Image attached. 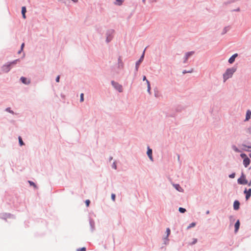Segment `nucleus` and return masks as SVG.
<instances>
[{
  "mask_svg": "<svg viewBox=\"0 0 251 251\" xmlns=\"http://www.w3.org/2000/svg\"><path fill=\"white\" fill-rule=\"evenodd\" d=\"M146 82H147V84H148V86L149 85V84H150V82L148 80H146Z\"/></svg>",
  "mask_w": 251,
  "mask_h": 251,
  "instance_id": "nucleus-52",
  "label": "nucleus"
},
{
  "mask_svg": "<svg viewBox=\"0 0 251 251\" xmlns=\"http://www.w3.org/2000/svg\"><path fill=\"white\" fill-rule=\"evenodd\" d=\"M20 80L23 83L26 85L29 84L30 83V81L29 80H27L26 77L24 76H22L20 78Z\"/></svg>",
  "mask_w": 251,
  "mask_h": 251,
  "instance_id": "nucleus-17",
  "label": "nucleus"
},
{
  "mask_svg": "<svg viewBox=\"0 0 251 251\" xmlns=\"http://www.w3.org/2000/svg\"><path fill=\"white\" fill-rule=\"evenodd\" d=\"M111 83L112 86L119 92L121 93L123 92V87L122 85L114 80H112Z\"/></svg>",
  "mask_w": 251,
  "mask_h": 251,
  "instance_id": "nucleus-4",
  "label": "nucleus"
},
{
  "mask_svg": "<svg viewBox=\"0 0 251 251\" xmlns=\"http://www.w3.org/2000/svg\"><path fill=\"white\" fill-rule=\"evenodd\" d=\"M0 217L1 219H4V220H6L7 218H14V216L13 215L11 214L10 213H7L2 214L0 216Z\"/></svg>",
  "mask_w": 251,
  "mask_h": 251,
  "instance_id": "nucleus-8",
  "label": "nucleus"
},
{
  "mask_svg": "<svg viewBox=\"0 0 251 251\" xmlns=\"http://www.w3.org/2000/svg\"><path fill=\"white\" fill-rule=\"evenodd\" d=\"M233 11H240V8H237L236 9H234L233 10Z\"/></svg>",
  "mask_w": 251,
  "mask_h": 251,
  "instance_id": "nucleus-47",
  "label": "nucleus"
},
{
  "mask_svg": "<svg viewBox=\"0 0 251 251\" xmlns=\"http://www.w3.org/2000/svg\"><path fill=\"white\" fill-rule=\"evenodd\" d=\"M196 225V223L195 222H193L191 223L188 226H187V229H189L191 228V227H194Z\"/></svg>",
  "mask_w": 251,
  "mask_h": 251,
  "instance_id": "nucleus-27",
  "label": "nucleus"
},
{
  "mask_svg": "<svg viewBox=\"0 0 251 251\" xmlns=\"http://www.w3.org/2000/svg\"><path fill=\"white\" fill-rule=\"evenodd\" d=\"M147 91H148V92L149 94H151V86H150V84H149V85H148V86Z\"/></svg>",
  "mask_w": 251,
  "mask_h": 251,
  "instance_id": "nucleus-41",
  "label": "nucleus"
},
{
  "mask_svg": "<svg viewBox=\"0 0 251 251\" xmlns=\"http://www.w3.org/2000/svg\"><path fill=\"white\" fill-rule=\"evenodd\" d=\"M5 110L6 112H9V113H11V114H15V113H14V112L13 110H12L10 107H7V108L5 109Z\"/></svg>",
  "mask_w": 251,
  "mask_h": 251,
  "instance_id": "nucleus-28",
  "label": "nucleus"
},
{
  "mask_svg": "<svg viewBox=\"0 0 251 251\" xmlns=\"http://www.w3.org/2000/svg\"><path fill=\"white\" fill-rule=\"evenodd\" d=\"M86 249L85 247H82L81 248H78L76 250V251H86Z\"/></svg>",
  "mask_w": 251,
  "mask_h": 251,
  "instance_id": "nucleus-34",
  "label": "nucleus"
},
{
  "mask_svg": "<svg viewBox=\"0 0 251 251\" xmlns=\"http://www.w3.org/2000/svg\"><path fill=\"white\" fill-rule=\"evenodd\" d=\"M251 160L249 157L245 158L243 160V164L245 167H247L250 164Z\"/></svg>",
  "mask_w": 251,
  "mask_h": 251,
  "instance_id": "nucleus-15",
  "label": "nucleus"
},
{
  "mask_svg": "<svg viewBox=\"0 0 251 251\" xmlns=\"http://www.w3.org/2000/svg\"><path fill=\"white\" fill-rule=\"evenodd\" d=\"M209 213V210H207L206 212V214H208Z\"/></svg>",
  "mask_w": 251,
  "mask_h": 251,
  "instance_id": "nucleus-56",
  "label": "nucleus"
},
{
  "mask_svg": "<svg viewBox=\"0 0 251 251\" xmlns=\"http://www.w3.org/2000/svg\"><path fill=\"white\" fill-rule=\"evenodd\" d=\"M233 218V216H230V217H229L230 220H232Z\"/></svg>",
  "mask_w": 251,
  "mask_h": 251,
  "instance_id": "nucleus-50",
  "label": "nucleus"
},
{
  "mask_svg": "<svg viewBox=\"0 0 251 251\" xmlns=\"http://www.w3.org/2000/svg\"><path fill=\"white\" fill-rule=\"evenodd\" d=\"M145 50H144L142 55L141 56L139 59L135 63V75H136L137 72L138 71L139 67L140 66V63L143 61L144 58V53H145Z\"/></svg>",
  "mask_w": 251,
  "mask_h": 251,
  "instance_id": "nucleus-3",
  "label": "nucleus"
},
{
  "mask_svg": "<svg viewBox=\"0 0 251 251\" xmlns=\"http://www.w3.org/2000/svg\"><path fill=\"white\" fill-rule=\"evenodd\" d=\"M22 50H21V49H20V50L18 51V53H20L21 52Z\"/></svg>",
  "mask_w": 251,
  "mask_h": 251,
  "instance_id": "nucleus-58",
  "label": "nucleus"
},
{
  "mask_svg": "<svg viewBox=\"0 0 251 251\" xmlns=\"http://www.w3.org/2000/svg\"><path fill=\"white\" fill-rule=\"evenodd\" d=\"M193 72V69H191V70H189V71H186L185 70H183L182 71V74H185L186 73H191Z\"/></svg>",
  "mask_w": 251,
  "mask_h": 251,
  "instance_id": "nucleus-30",
  "label": "nucleus"
},
{
  "mask_svg": "<svg viewBox=\"0 0 251 251\" xmlns=\"http://www.w3.org/2000/svg\"><path fill=\"white\" fill-rule=\"evenodd\" d=\"M249 156H250V158H251V153H250L249 154Z\"/></svg>",
  "mask_w": 251,
  "mask_h": 251,
  "instance_id": "nucleus-59",
  "label": "nucleus"
},
{
  "mask_svg": "<svg viewBox=\"0 0 251 251\" xmlns=\"http://www.w3.org/2000/svg\"><path fill=\"white\" fill-rule=\"evenodd\" d=\"M11 67V66H10V64H9V63L8 62L2 66L1 69L3 72L5 73H8L10 71Z\"/></svg>",
  "mask_w": 251,
  "mask_h": 251,
  "instance_id": "nucleus-7",
  "label": "nucleus"
},
{
  "mask_svg": "<svg viewBox=\"0 0 251 251\" xmlns=\"http://www.w3.org/2000/svg\"><path fill=\"white\" fill-rule=\"evenodd\" d=\"M113 159V157L112 156H110L109 157V161H111Z\"/></svg>",
  "mask_w": 251,
  "mask_h": 251,
  "instance_id": "nucleus-55",
  "label": "nucleus"
},
{
  "mask_svg": "<svg viewBox=\"0 0 251 251\" xmlns=\"http://www.w3.org/2000/svg\"><path fill=\"white\" fill-rule=\"evenodd\" d=\"M89 225L90 226L91 231L93 232L95 230V223L92 218H89Z\"/></svg>",
  "mask_w": 251,
  "mask_h": 251,
  "instance_id": "nucleus-9",
  "label": "nucleus"
},
{
  "mask_svg": "<svg viewBox=\"0 0 251 251\" xmlns=\"http://www.w3.org/2000/svg\"><path fill=\"white\" fill-rule=\"evenodd\" d=\"M24 46H25V44L23 43L22 44V45L21 46V50H23V48H24Z\"/></svg>",
  "mask_w": 251,
  "mask_h": 251,
  "instance_id": "nucleus-45",
  "label": "nucleus"
},
{
  "mask_svg": "<svg viewBox=\"0 0 251 251\" xmlns=\"http://www.w3.org/2000/svg\"><path fill=\"white\" fill-rule=\"evenodd\" d=\"M26 12V9L25 6H23L22 7V11H21L22 14L25 13Z\"/></svg>",
  "mask_w": 251,
  "mask_h": 251,
  "instance_id": "nucleus-33",
  "label": "nucleus"
},
{
  "mask_svg": "<svg viewBox=\"0 0 251 251\" xmlns=\"http://www.w3.org/2000/svg\"><path fill=\"white\" fill-rule=\"evenodd\" d=\"M195 53V51H188V52H187L185 53V55L184 56V58H183V63H186L188 59V58H189V57H190L191 56H192V55H193Z\"/></svg>",
  "mask_w": 251,
  "mask_h": 251,
  "instance_id": "nucleus-6",
  "label": "nucleus"
},
{
  "mask_svg": "<svg viewBox=\"0 0 251 251\" xmlns=\"http://www.w3.org/2000/svg\"><path fill=\"white\" fill-rule=\"evenodd\" d=\"M143 80L144 81H145V80H146H146H147V78H146V77L145 76H143Z\"/></svg>",
  "mask_w": 251,
  "mask_h": 251,
  "instance_id": "nucleus-49",
  "label": "nucleus"
},
{
  "mask_svg": "<svg viewBox=\"0 0 251 251\" xmlns=\"http://www.w3.org/2000/svg\"><path fill=\"white\" fill-rule=\"evenodd\" d=\"M244 194H246L245 198L246 200H249V199L251 196V188H249L247 190L246 188L245 189L244 191Z\"/></svg>",
  "mask_w": 251,
  "mask_h": 251,
  "instance_id": "nucleus-11",
  "label": "nucleus"
},
{
  "mask_svg": "<svg viewBox=\"0 0 251 251\" xmlns=\"http://www.w3.org/2000/svg\"><path fill=\"white\" fill-rule=\"evenodd\" d=\"M22 14V17L24 19H25L26 18V16H25V13H24V14Z\"/></svg>",
  "mask_w": 251,
  "mask_h": 251,
  "instance_id": "nucleus-46",
  "label": "nucleus"
},
{
  "mask_svg": "<svg viewBox=\"0 0 251 251\" xmlns=\"http://www.w3.org/2000/svg\"><path fill=\"white\" fill-rule=\"evenodd\" d=\"M235 173H233L231 174L230 175H229L228 176L229 178H233L235 177Z\"/></svg>",
  "mask_w": 251,
  "mask_h": 251,
  "instance_id": "nucleus-38",
  "label": "nucleus"
},
{
  "mask_svg": "<svg viewBox=\"0 0 251 251\" xmlns=\"http://www.w3.org/2000/svg\"><path fill=\"white\" fill-rule=\"evenodd\" d=\"M197 242V239L196 238L193 239V241L191 243L192 245L195 244Z\"/></svg>",
  "mask_w": 251,
  "mask_h": 251,
  "instance_id": "nucleus-43",
  "label": "nucleus"
},
{
  "mask_svg": "<svg viewBox=\"0 0 251 251\" xmlns=\"http://www.w3.org/2000/svg\"><path fill=\"white\" fill-rule=\"evenodd\" d=\"M178 211L181 213H184L186 211V210L185 208L183 207H179L178 209Z\"/></svg>",
  "mask_w": 251,
  "mask_h": 251,
  "instance_id": "nucleus-29",
  "label": "nucleus"
},
{
  "mask_svg": "<svg viewBox=\"0 0 251 251\" xmlns=\"http://www.w3.org/2000/svg\"><path fill=\"white\" fill-rule=\"evenodd\" d=\"M18 139H19V143L20 145L21 146L24 145V143L23 141L22 138L20 136H19Z\"/></svg>",
  "mask_w": 251,
  "mask_h": 251,
  "instance_id": "nucleus-31",
  "label": "nucleus"
},
{
  "mask_svg": "<svg viewBox=\"0 0 251 251\" xmlns=\"http://www.w3.org/2000/svg\"><path fill=\"white\" fill-rule=\"evenodd\" d=\"M115 31L113 29H108L105 33L106 35V42L107 43H109L111 41L113 38V35Z\"/></svg>",
  "mask_w": 251,
  "mask_h": 251,
  "instance_id": "nucleus-2",
  "label": "nucleus"
},
{
  "mask_svg": "<svg viewBox=\"0 0 251 251\" xmlns=\"http://www.w3.org/2000/svg\"><path fill=\"white\" fill-rule=\"evenodd\" d=\"M124 67V64L122 61V57L119 56L118 58V68L119 69H123Z\"/></svg>",
  "mask_w": 251,
  "mask_h": 251,
  "instance_id": "nucleus-10",
  "label": "nucleus"
},
{
  "mask_svg": "<svg viewBox=\"0 0 251 251\" xmlns=\"http://www.w3.org/2000/svg\"><path fill=\"white\" fill-rule=\"evenodd\" d=\"M232 149L236 152H240L241 151L235 146L232 145Z\"/></svg>",
  "mask_w": 251,
  "mask_h": 251,
  "instance_id": "nucleus-24",
  "label": "nucleus"
},
{
  "mask_svg": "<svg viewBox=\"0 0 251 251\" xmlns=\"http://www.w3.org/2000/svg\"><path fill=\"white\" fill-rule=\"evenodd\" d=\"M236 70L237 68L235 67L227 69L223 75L224 82H225L228 79L231 78Z\"/></svg>",
  "mask_w": 251,
  "mask_h": 251,
  "instance_id": "nucleus-1",
  "label": "nucleus"
},
{
  "mask_svg": "<svg viewBox=\"0 0 251 251\" xmlns=\"http://www.w3.org/2000/svg\"><path fill=\"white\" fill-rule=\"evenodd\" d=\"M142 2L145 4L146 2V0H142Z\"/></svg>",
  "mask_w": 251,
  "mask_h": 251,
  "instance_id": "nucleus-57",
  "label": "nucleus"
},
{
  "mask_svg": "<svg viewBox=\"0 0 251 251\" xmlns=\"http://www.w3.org/2000/svg\"><path fill=\"white\" fill-rule=\"evenodd\" d=\"M124 0H115L114 2V4L116 5L121 6L123 4Z\"/></svg>",
  "mask_w": 251,
  "mask_h": 251,
  "instance_id": "nucleus-22",
  "label": "nucleus"
},
{
  "mask_svg": "<svg viewBox=\"0 0 251 251\" xmlns=\"http://www.w3.org/2000/svg\"><path fill=\"white\" fill-rule=\"evenodd\" d=\"M19 59H16L12 62H8L9 64H10L11 66H12L13 65L16 64L18 61H19Z\"/></svg>",
  "mask_w": 251,
  "mask_h": 251,
  "instance_id": "nucleus-25",
  "label": "nucleus"
},
{
  "mask_svg": "<svg viewBox=\"0 0 251 251\" xmlns=\"http://www.w3.org/2000/svg\"><path fill=\"white\" fill-rule=\"evenodd\" d=\"M171 117H174L175 116L172 115H171Z\"/></svg>",
  "mask_w": 251,
  "mask_h": 251,
  "instance_id": "nucleus-60",
  "label": "nucleus"
},
{
  "mask_svg": "<svg viewBox=\"0 0 251 251\" xmlns=\"http://www.w3.org/2000/svg\"><path fill=\"white\" fill-rule=\"evenodd\" d=\"M28 182L29 183L30 186H33L35 188H37L36 184L34 182L30 180H28Z\"/></svg>",
  "mask_w": 251,
  "mask_h": 251,
  "instance_id": "nucleus-26",
  "label": "nucleus"
},
{
  "mask_svg": "<svg viewBox=\"0 0 251 251\" xmlns=\"http://www.w3.org/2000/svg\"><path fill=\"white\" fill-rule=\"evenodd\" d=\"M174 186L176 189V190H177L179 192H182V189L180 186L179 184H174Z\"/></svg>",
  "mask_w": 251,
  "mask_h": 251,
  "instance_id": "nucleus-23",
  "label": "nucleus"
},
{
  "mask_svg": "<svg viewBox=\"0 0 251 251\" xmlns=\"http://www.w3.org/2000/svg\"><path fill=\"white\" fill-rule=\"evenodd\" d=\"M147 154L149 158V159L151 161H153V157H152V151L151 149L149 147H148V150L147 151Z\"/></svg>",
  "mask_w": 251,
  "mask_h": 251,
  "instance_id": "nucleus-12",
  "label": "nucleus"
},
{
  "mask_svg": "<svg viewBox=\"0 0 251 251\" xmlns=\"http://www.w3.org/2000/svg\"><path fill=\"white\" fill-rule=\"evenodd\" d=\"M170 233H171V230L169 228H167L166 229V233H167V236H169V235L170 234Z\"/></svg>",
  "mask_w": 251,
  "mask_h": 251,
  "instance_id": "nucleus-36",
  "label": "nucleus"
},
{
  "mask_svg": "<svg viewBox=\"0 0 251 251\" xmlns=\"http://www.w3.org/2000/svg\"><path fill=\"white\" fill-rule=\"evenodd\" d=\"M238 56V54L237 53H235L234 54H233L228 59V61L229 62V63L230 64H232L233 63L234 61H235V58Z\"/></svg>",
  "mask_w": 251,
  "mask_h": 251,
  "instance_id": "nucleus-16",
  "label": "nucleus"
},
{
  "mask_svg": "<svg viewBox=\"0 0 251 251\" xmlns=\"http://www.w3.org/2000/svg\"><path fill=\"white\" fill-rule=\"evenodd\" d=\"M240 221L239 220H238L236 222L235 224L234 227H235V232H237L239 228L240 227Z\"/></svg>",
  "mask_w": 251,
  "mask_h": 251,
  "instance_id": "nucleus-20",
  "label": "nucleus"
},
{
  "mask_svg": "<svg viewBox=\"0 0 251 251\" xmlns=\"http://www.w3.org/2000/svg\"><path fill=\"white\" fill-rule=\"evenodd\" d=\"M237 182L239 184H247L248 180L246 179V176L243 173H242L240 177L238 179Z\"/></svg>",
  "mask_w": 251,
  "mask_h": 251,
  "instance_id": "nucleus-5",
  "label": "nucleus"
},
{
  "mask_svg": "<svg viewBox=\"0 0 251 251\" xmlns=\"http://www.w3.org/2000/svg\"><path fill=\"white\" fill-rule=\"evenodd\" d=\"M247 184L248 185V186H251V180H250L249 182L248 181V183Z\"/></svg>",
  "mask_w": 251,
  "mask_h": 251,
  "instance_id": "nucleus-48",
  "label": "nucleus"
},
{
  "mask_svg": "<svg viewBox=\"0 0 251 251\" xmlns=\"http://www.w3.org/2000/svg\"><path fill=\"white\" fill-rule=\"evenodd\" d=\"M115 195L114 194H112L111 195V199L113 201H115Z\"/></svg>",
  "mask_w": 251,
  "mask_h": 251,
  "instance_id": "nucleus-42",
  "label": "nucleus"
},
{
  "mask_svg": "<svg viewBox=\"0 0 251 251\" xmlns=\"http://www.w3.org/2000/svg\"><path fill=\"white\" fill-rule=\"evenodd\" d=\"M240 156L241 157V158H244V159L245 158L248 157L247 156L246 154L245 153H241V154H240Z\"/></svg>",
  "mask_w": 251,
  "mask_h": 251,
  "instance_id": "nucleus-39",
  "label": "nucleus"
},
{
  "mask_svg": "<svg viewBox=\"0 0 251 251\" xmlns=\"http://www.w3.org/2000/svg\"><path fill=\"white\" fill-rule=\"evenodd\" d=\"M251 116V111L250 110H248L246 112V119L245 120V121H248Z\"/></svg>",
  "mask_w": 251,
  "mask_h": 251,
  "instance_id": "nucleus-19",
  "label": "nucleus"
},
{
  "mask_svg": "<svg viewBox=\"0 0 251 251\" xmlns=\"http://www.w3.org/2000/svg\"><path fill=\"white\" fill-rule=\"evenodd\" d=\"M185 108L184 106L182 105H178L176 107L175 110L177 112H180Z\"/></svg>",
  "mask_w": 251,
  "mask_h": 251,
  "instance_id": "nucleus-14",
  "label": "nucleus"
},
{
  "mask_svg": "<svg viewBox=\"0 0 251 251\" xmlns=\"http://www.w3.org/2000/svg\"><path fill=\"white\" fill-rule=\"evenodd\" d=\"M112 168L115 170L117 169V165H116L115 161L112 163Z\"/></svg>",
  "mask_w": 251,
  "mask_h": 251,
  "instance_id": "nucleus-37",
  "label": "nucleus"
},
{
  "mask_svg": "<svg viewBox=\"0 0 251 251\" xmlns=\"http://www.w3.org/2000/svg\"><path fill=\"white\" fill-rule=\"evenodd\" d=\"M84 101V95L83 93L80 94V101L82 102Z\"/></svg>",
  "mask_w": 251,
  "mask_h": 251,
  "instance_id": "nucleus-35",
  "label": "nucleus"
},
{
  "mask_svg": "<svg viewBox=\"0 0 251 251\" xmlns=\"http://www.w3.org/2000/svg\"><path fill=\"white\" fill-rule=\"evenodd\" d=\"M163 240H164V244H165L166 245V244H168V243H169L168 236H166V237H165L163 238Z\"/></svg>",
  "mask_w": 251,
  "mask_h": 251,
  "instance_id": "nucleus-32",
  "label": "nucleus"
},
{
  "mask_svg": "<svg viewBox=\"0 0 251 251\" xmlns=\"http://www.w3.org/2000/svg\"><path fill=\"white\" fill-rule=\"evenodd\" d=\"M180 158V155L179 154H177V159L179 161Z\"/></svg>",
  "mask_w": 251,
  "mask_h": 251,
  "instance_id": "nucleus-53",
  "label": "nucleus"
},
{
  "mask_svg": "<svg viewBox=\"0 0 251 251\" xmlns=\"http://www.w3.org/2000/svg\"><path fill=\"white\" fill-rule=\"evenodd\" d=\"M242 150L245 151H251V146H247L245 144H242Z\"/></svg>",
  "mask_w": 251,
  "mask_h": 251,
  "instance_id": "nucleus-18",
  "label": "nucleus"
},
{
  "mask_svg": "<svg viewBox=\"0 0 251 251\" xmlns=\"http://www.w3.org/2000/svg\"><path fill=\"white\" fill-rule=\"evenodd\" d=\"M74 2H78V0H72Z\"/></svg>",
  "mask_w": 251,
  "mask_h": 251,
  "instance_id": "nucleus-51",
  "label": "nucleus"
},
{
  "mask_svg": "<svg viewBox=\"0 0 251 251\" xmlns=\"http://www.w3.org/2000/svg\"><path fill=\"white\" fill-rule=\"evenodd\" d=\"M90 203V200H86V201H85V204H86V206H88L89 205Z\"/></svg>",
  "mask_w": 251,
  "mask_h": 251,
  "instance_id": "nucleus-40",
  "label": "nucleus"
},
{
  "mask_svg": "<svg viewBox=\"0 0 251 251\" xmlns=\"http://www.w3.org/2000/svg\"><path fill=\"white\" fill-rule=\"evenodd\" d=\"M59 79H60V76L59 75L57 76V77H56V79H55L56 82H59Z\"/></svg>",
  "mask_w": 251,
  "mask_h": 251,
  "instance_id": "nucleus-44",
  "label": "nucleus"
},
{
  "mask_svg": "<svg viewBox=\"0 0 251 251\" xmlns=\"http://www.w3.org/2000/svg\"><path fill=\"white\" fill-rule=\"evenodd\" d=\"M230 27L229 25L225 27L221 33V34L222 35L225 34L230 29Z\"/></svg>",
  "mask_w": 251,
  "mask_h": 251,
  "instance_id": "nucleus-21",
  "label": "nucleus"
},
{
  "mask_svg": "<svg viewBox=\"0 0 251 251\" xmlns=\"http://www.w3.org/2000/svg\"><path fill=\"white\" fill-rule=\"evenodd\" d=\"M249 132L250 133H251V127L249 128Z\"/></svg>",
  "mask_w": 251,
  "mask_h": 251,
  "instance_id": "nucleus-54",
  "label": "nucleus"
},
{
  "mask_svg": "<svg viewBox=\"0 0 251 251\" xmlns=\"http://www.w3.org/2000/svg\"><path fill=\"white\" fill-rule=\"evenodd\" d=\"M240 202L238 200H235L233 203V209L235 210H237L240 208Z\"/></svg>",
  "mask_w": 251,
  "mask_h": 251,
  "instance_id": "nucleus-13",
  "label": "nucleus"
}]
</instances>
